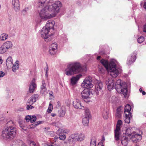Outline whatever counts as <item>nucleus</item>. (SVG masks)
I'll list each match as a JSON object with an SVG mask.
<instances>
[{"label":"nucleus","instance_id":"obj_1","mask_svg":"<svg viewBox=\"0 0 146 146\" xmlns=\"http://www.w3.org/2000/svg\"><path fill=\"white\" fill-rule=\"evenodd\" d=\"M46 5V6L40 10L39 13L40 18L45 20L55 17L62 6V3L59 1L52 3V1H49Z\"/></svg>","mask_w":146,"mask_h":146},{"label":"nucleus","instance_id":"obj_2","mask_svg":"<svg viewBox=\"0 0 146 146\" xmlns=\"http://www.w3.org/2000/svg\"><path fill=\"white\" fill-rule=\"evenodd\" d=\"M106 83L109 91L114 88L118 93L122 94L125 98L127 97V86L125 82H121V80L118 79L114 84L112 78L107 77Z\"/></svg>","mask_w":146,"mask_h":146},{"label":"nucleus","instance_id":"obj_3","mask_svg":"<svg viewBox=\"0 0 146 146\" xmlns=\"http://www.w3.org/2000/svg\"><path fill=\"white\" fill-rule=\"evenodd\" d=\"M17 131L15 123L11 120L8 121L6 124L2 131V136L5 139H13L16 136Z\"/></svg>","mask_w":146,"mask_h":146},{"label":"nucleus","instance_id":"obj_4","mask_svg":"<svg viewBox=\"0 0 146 146\" xmlns=\"http://www.w3.org/2000/svg\"><path fill=\"white\" fill-rule=\"evenodd\" d=\"M83 69L79 62H74L69 63L65 71L66 75L70 76L83 71Z\"/></svg>","mask_w":146,"mask_h":146},{"label":"nucleus","instance_id":"obj_5","mask_svg":"<svg viewBox=\"0 0 146 146\" xmlns=\"http://www.w3.org/2000/svg\"><path fill=\"white\" fill-rule=\"evenodd\" d=\"M55 22L53 21L50 20L48 21L45 27H44L42 29L41 35L42 37L44 39L45 41L48 42L52 40V34L48 35L49 30L53 29L55 24Z\"/></svg>","mask_w":146,"mask_h":146},{"label":"nucleus","instance_id":"obj_6","mask_svg":"<svg viewBox=\"0 0 146 146\" xmlns=\"http://www.w3.org/2000/svg\"><path fill=\"white\" fill-rule=\"evenodd\" d=\"M101 63L104 66L107 70L110 71V76L113 77L115 78L119 73L120 69L116 66L115 64L113 62H108L104 59L101 60Z\"/></svg>","mask_w":146,"mask_h":146},{"label":"nucleus","instance_id":"obj_7","mask_svg":"<svg viewBox=\"0 0 146 146\" xmlns=\"http://www.w3.org/2000/svg\"><path fill=\"white\" fill-rule=\"evenodd\" d=\"M130 127L127 128L126 130L125 134L130 136V139L134 143L139 142L141 139V135L137 133H135L134 132H131V129Z\"/></svg>","mask_w":146,"mask_h":146},{"label":"nucleus","instance_id":"obj_8","mask_svg":"<svg viewBox=\"0 0 146 146\" xmlns=\"http://www.w3.org/2000/svg\"><path fill=\"white\" fill-rule=\"evenodd\" d=\"M92 81L91 77H87L82 83L81 86L86 88H92L93 85L92 84Z\"/></svg>","mask_w":146,"mask_h":146},{"label":"nucleus","instance_id":"obj_9","mask_svg":"<svg viewBox=\"0 0 146 146\" xmlns=\"http://www.w3.org/2000/svg\"><path fill=\"white\" fill-rule=\"evenodd\" d=\"M122 125V121L120 120H118L115 133V139L116 141L119 140V131L120 130L121 126Z\"/></svg>","mask_w":146,"mask_h":146},{"label":"nucleus","instance_id":"obj_10","mask_svg":"<svg viewBox=\"0 0 146 146\" xmlns=\"http://www.w3.org/2000/svg\"><path fill=\"white\" fill-rule=\"evenodd\" d=\"M37 87V85L36 82V80L33 78L31 82L29 88V91L30 93H32L35 90Z\"/></svg>","mask_w":146,"mask_h":146},{"label":"nucleus","instance_id":"obj_11","mask_svg":"<svg viewBox=\"0 0 146 146\" xmlns=\"http://www.w3.org/2000/svg\"><path fill=\"white\" fill-rule=\"evenodd\" d=\"M12 3L14 10L16 11H19L20 7L19 0H12Z\"/></svg>","mask_w":146,"mask_h":146},{"label":"nucleus","instance_id":"obj_12","mask_svg":"<svg viewBox=\"0 0 146 146\" xmlns=\"http://www.w3.org/2000/svg\"><path fill=\"white\" fill-rule=\"evenodd\" d=\"M103 86V84L101 82H98L96 84L95 86V91L97 95L98 94L99 92H102Z\"/></svg>","mask_w":146,"mask_h":146},{"label":"nucleus","instance_id":"obj_13","mask_svg":"<svg viewBox=\"0 0 146 146\" xmlns=\"http://www.w3.org/2000/svg\"><path fill=\"white\" fill-rule=\"evenodd\" d=\"M81 94L83 98L87 99L89 97L90 93V90L88 88H86L82 91Z\"/></svg>","mask_w":146,"mask_h":146},{"label":"nucleus","instance_id":"obj_14","mask_svg":"<svg viewBox=\"0 0 146 146\" xmlns=\"http://www.w3.org/2000/svg\"><path fill=\"white\" fill-rule=\"evenodd\" d=\"M136 54H133L128 58L127 64L128 65H131L133 62H134L136 59Z\"/></svg>","mask_w":146,"mask_h":146},{"label":"nucleus","instance_id":"obj_15","mask_svg":"<svg viewBox=\"0 0 146 146\" xmlns=\"http://www.w3.org/2000/svg\"><path fill=\"white\" fill-rule=\"evenodd\" d=\"M82 76L81 74H78L76 76H73L70 79V84L72 85H74L76 84L77 81Z\"/></svg>","mask_w":146,"mask_h":146},{"label":"nucleus","instance_id":"obj_16","mask_svg":"<svg viewBox=\"0 0 146 146\" xmlns=\"http://www.w3.org/2000/svg\"><path fill=\"white\" fill-rule=\"evenodd\" d=\"M42 85L41 86L40 93L42 94H45L47 91L46 84L45 81L43 80L42 81Z\"/></svg>","mask_w":146,"mask_h":146},{"label":"nucleus","instance_id":"obj_17","mask_svg":"<svg viewBox=\"0 0 146 146\" xmlns=\"http://www.w3.org/2000/svg\"><path fill=\"white\" fill-rule=\"evenodd\" d=\"M73 104L74 107L76 109H83L84 107L81 105L80 101H73Z\"/></svg>","mask_w":146,"mask_h":146},{"label":"nucleus","instance_id":"obj_18","mask_svg":"<svg viewBox=\"0 0 146 146\" xmlns=\"http://www.w3.org/2000/svg\"><path fill=\"white\" fill-rule=\"evenodd\" d=\"M120 140L122 145L124 146H127L128 143L129 139L128 137L123 136L121 137Z\"/></svg>","mask_w":146,"mask_h":146},{"label":"nucleus","instance_id":"obj_19","mask_svg":"<svg viewBox=\"0 0 146 146\" xmlns=\"http://www.w3.org/2000/svg\"><path fill=\"white\" fill-rule=\"evenodd\" d=\"M13 145L14 146H27L23 144L22 141L20 140H15L13 142Z\"/></svg>","mask_w":146,"mask_h":146},{"label":"nucleus","instance_id":"obj_20","mask_svg":"<svg viewBox=\"0 0 146 146\" xmlns=\"http://www.w3.org/2000/svg\"><path fill=\"white\" fill-rule=\"evenodd\" d=\"M131 109V106L129 104H127L125 106V111L124 112V114H131L130 112Z\"/></svg>","mask_w":146,"mask_h":146},{"label":"nucleus","instance_id":"obj_21","mask_svg":"<svg viewBox=\"0 0 146 146\" xmlns=\"http://www.w3.org/2000/svg\"><path fill=\"white\" fill-rule=\"evenodd\" d=\"M19 66V62L18 60H17L13 64L12 67V70L13 72H15L17 70H18Z\"/></svg>","mask_w":146,"mask_h":146},{"label":"nucleus","instance_id":"obj_22","mask_svg":"<svg viewBox=\"0 0 146 146\" xmlns=\"http://www.w3.org/2000/svg\"><path fill=\"white\" fill-rule=\"evenodd\" d=\"M125 117L124 119L125 122L127 123H129L130 122V118L132 117L131 114H125Z\"/></svg>","mask_w":146,"mask_h":146},{"label":"nucleus","instance_id":"obj_23","mask_svg":"<svg viewBox=\"0 0 146 146\" xmlns=\"http://www.w3.org/2000/svg\"><path fill=\"white\" fill-rule=\"evenodd\" d=\"M13 63V60L11 56L9 57L6 60V64L7 66H11Z\"/></svg>","mask_w":146,"mask_h":146},{"label":"nucleus","instance_id":"obj_24","mask_svg":"<svg viewBox=\"0 0 146 146\" xmlns=\"http://www.w3.org/2000/svg\"><path fill=\"white\" fill-rule=\"evenodd\" d=\"M109 111L108 109L104 110L102 112V115L103 118L107 119L108 117Z\"/></svg>","mask_w":146,"mask_h":146},{"label":"nucleus","instance_id":"obj_25","mask_svg":"<svg viewBox=\"0 0 146 146\" xmlns=\"http://www.w3.org/2000/svg\"><path fill=\"white\" fill-rule=\"evenodd\" d=\"M3 44L7 49L11 48L12 46V43L10 41H7L4 43Z\"/></svg>","mask_w":146,"mask_h":146},{"label":"nucleus","instance_id":"obj_26","mask_svg":"<svg viewBox=\"0 0 146 146\" xmlns=\"http://www.w3.org/2000/svg\"><path fill=\"white\" fill-rule=\"evenodd\" d=\"M85 138V136L84 134L80 133V134H78L77 141H81L84 140Z\"/></svg>","mask_w":146,"mask_h":146},{"label":"nucleus","instance_id":"obj_27","mask_svg":"<svg viewBox=\"0 0 146 146\" xmlns=\"http://www.w3.org/2000/svg\"><path fill=\"white\" fill-rule=\"evenodd\" d=\"M89 118L84 117L82 119V123L84 126L88 125L89 123Z\"/></svg>","mask_w":146,"mask_h":146},{"label":"nucleus","instance_id":"obj_28","mask_svg":"<svg viewBox=\"0 0 146 146\" xmlns=\"http://www.w3.org/2000/svg\"><path fill=\"white\" fill-rule=\"evenodd\" d=\"M85 117L90 118L91 116L89 110L88 108L84 109Z\"/></svg>","mask_w":146,"mask_h":146},{"label":"nucleus","instance_id":"obj_29","mask_svg":"<svg viewBox=\"0 0 146 146\" xmlns=\"http://www.w3.org/2000/svg\"><path fill=\"white\" fill-rule=\"evenodd\" d=\"M36 101H34L33 102V101H30L28 102L27 103V110H29L30 109H32L33 108V106H32L31 105H30L29 104H32L33 103L35 102Z\"/></svg>","mask_w":146,"mask_h":146},{"label":"nucleus","instance_id":"obj_30","mask_svg":"<svg viewBox=\"0 0 146 146\" xmlns=\"http://www.w3.org/2000/svg\"><path fill=\"white\" fill-rule=\"evenodd\" d=\"M8 49L5 47L4 45L3 44L0 48V53H4L6 52Z\"/></svg>","mask_w":146,"mask_h":146},{"label":"nucleus","instance_id":"obj_31","mask_svg":"<svg viewBox=\"0 0 146 146\" xmlns=\"http://www.w3.org/2000/svg\"><path fill=\"white\" fill-rule=\"evenodd\" d=\"M46 0H39L38 5L39 7H42L44 5V3Z\"/></svg>","mask_w":146,"mask_h":146},{"label":"nucleus","instance_id":"obj_32","mask_svg":"<svg viewBox=\"0 0 146 146\" xmlns=\"http://www.w3.org/2000/svg\"><path fill=\"white\" fill-rule=\"evenodd\" d=\"M49 52L51 55H54L56 52V49H54L53 48L49 47Z\"/></svg>","mask_w":146,"mask_h":146},{"label":"nucleus","instance_id":"obj_33","mask_svg":"<svg viewBox=\"0 0 146 146\" xmlns=\"http://www.w3.org/2000/svg\"><path fill=\"white\" fill-rule=\"evenodd\" d=\"M39 99V96L38 94H34L31 97V100H36Z\"/></svg>","mask_w":146,"mask_h":146},{"label":"nucleus","instance_id":"obj_34","mask_svg":"<svg viewBox=\"0 0 146 146\" xmlns=\"http://www.w3.org/2000/svg\"><path fill=\"white\" fill-rule=\"evenodd\" d=\"M0 37L1 40H4L7 38L8 35L6 34H3L1 35Z\"/></svg>","mask_w":146,"mask_h":146},{"label":"nucleus","instance_id":"obj_35","mask_svg":"<svg viewBox=\"0 0 146 146\" xmlns=\"http://www.w3.org/2000/svg\"><path fill=\"white\" fill-rule=\"evenodd\" d=\"M78 134H72L71 135L70 138H71L73 140L77 141Z\"/></svg>","mask_w":146,"mask_h":146},{"label":"nucleus","instance_id":"obj_36","mask_svg":"<svg viewBox=\"0 0 146 146\" xmlns=\"http://www.w3.org/2000/svg\"><path fill=\"white\" fill-rule=\"evenodd\" d=\"M59 116L60 117H63L65 113V111L63 110H61L58 111Z\"/></svg>","mask_w":146,"mask_h":146},{"label":"nucleus","instance_id":"obj_37","mask_svg":"<svg viewBox=\"0 0 146 146\" xmlns=\"http://www.w3.org/2000/svg\"><path fill=\"white\" fill-rule=\"evenodd\" d=\"M145 40V38L143 36H140L138 38L137 42L139 43H141Z\"/></svg>","mask_w":146,"mask_h":146},{"label":"nucleus","instance_id":"obj_38","mask_svg":"<svg viewBox=\"0 0 146 146\" xmlns=\"http://www.w3.org/2000/svg\"><path fill=\"white\" fill-rule=\"evenodd\" d=\"M49 47L53 48L54 49H57V44L56 43H54L52 44Z\"/></svg>","mask_w":146,"mask_h":146},{"label":"nucleus","instance_id":"obj_39","mask_svg":"<svg viewBox=\"0 0 146 146\" xmlns=\"http://www.w3.org/2000/svg\"><path fill=\"white\" fill-rule=\"evenodd\" d=\"M53 107L52 105L51 104H50L49 105V106L48 109V113H50L53 109Z\"/></svg>","mask_w":146,"mask_h":146},{"label":"nucleus","instance_id":"obj_40","mask_svg":"<svg viewBox=\"0 0 146 146\" xmlns=\"http://www.w3.org/2000/svg\"><path fill=\"white\" fill-rule=\"evenodd\" d=\"M96 141L94 139H92L91 141L90 146H96Z\"/></svg>","mask_w":146,"mask_h":146},{"label":"nucleus","instance_id":"obj_41","mask_svg":"<svg viewBox=\"0 0 146 146\" xmlns=\"http://www.w3.org/2000/svg\"><path fill=\"white\" fill-rule=\"evenodd\" d=\"M58 138H59L60 140H64L66 138V136L65 135H60Z\"/></svg>","mask_w":146,"mask_h":146},{"label":"nucleus","instance_id":"obj_42","mask_svg":"<svg viewBox=\"0 0 146 146\" xmlns=\"http://www.w3.org/2000/svg\"><path fill=\"white\" fill-rule=\"evenodd\" d=\"M36 120V117L35 116H32L31 117V119H30V121L31 123H33Z\"/></svg>","mask_w":146,"mask_h":146},{"label":"nucleus","instance_id":"obj_43","mask_svg":"<svg viewBox=\"0 0 146 146\" xmlns=\"http://www.w3.org/2000/svg\"><path fill=\"white\" fill-rule=\"evenodd\" d=\"M62 131H63L62 129L59 128L57 131L56 133L57 135H60L62 133Z\"/></svg>","mask_w":146,"mask_h":146},{"label":"nucleus","instance_id":"obj_44","mask_svg":"<svg viewBox=\"0 0 146 146\" xmlns=\"http://www.w3.org/2000/svg\"><path fill=\"white\" fill-rule=\"evenodd\" d=\"M28 9V8H26L23 10L21 11L22 14L25 15L27 14V11Z\"/></svg>","mask_w":146,"mask_h":146},{"label":"nucleus","instance_id":"obj_45","mask_svg":"<svg viewBox=\"0 0 146 146\" xmlns=\"http://www.w3.org/2000/svg\"><path fill=\"white\" fill-rule=\"evenodd\" d=\"M46 69H45V70L46 72L45 76L47 78L48 76V68L47 64L46 65Z\"/></svg>","mask_w":146,"mask_h":146},{"label":"nucleus","instance_id":"obj_46","mask_svg":"<svg viewBox=\"0 0 146 146\" xmlns=\"http://www.w3.org/2000/svg\"><path fill=\"white\" fill-rule=\"evenodd\" d=\"M122 112H116V116L118 118H119L121 117V114L122 113Z\"/></svg>","mask_w":146,"mask_h":146},{"label":"nucleus","instance_id":"obj_47","mask_svg":"<svg viewBox=\"0 0 146 146\" xmlns=\"http://www.w3.org/2000/svg\"><path fill=\"white\" fill-rule=\"evenodd\" d=\"M62 130V133H65L66 134H67L69 133L70 132V130L67 129H63Z\"/></svg>","mask_w":146,"mask_h":146},{"label":"nucleus","instance_id":"obj_48","mask_svg":"<svg viewBox=\"0 0 146 146\" xmlns=\"http://www.w3.org/2000/svg\"><path fill=\"white\" fill-rule=\"evenodd\" d=\"M31 117V116L28 115L26 116L25 119L27 121L29 122L30 121Z\"/></svg>","mask_w":146,"mask_h":146},{"label":"nucleus","instance_id":"obj_49","mask_svg":"<svg viewBox=\"0 0 146 146\" xmlns=\"http://www.w3.org/2000/svg\"><path fill=\"white\" fill-rule=\"evenodd\" d=\"M53 93V92H50V93H49L50 100H53V98H54V97L52 95Z\"/></svg>","mask_w":146,"mask_h":146},{"label":"nucleus","instance_id":"obj_50","mask_svg":"<svg viewBox=\"0 0 146 146\" xmlns=\"http://www.w3.org/2000/svg\"><path fill=\"white\" fill-rule=\"evenodd\" d=\"M121 106H119L118 107L117 109V112H122L121 111Z\"/></svg>","mask_w":146,"mask_h":146},{"label":"nucleus","instance_id":"obj_51","mask_svg":"<svg viewBox=\"0 0 146 146\" xmlns=\"http://www.w3.org/2000/svg\"><path fill=\"white\" fill-rule=\"evenodd\" d=\"M5 73L3 72L2 71L0 72V77H3Z\"/></svg>","mask_w":146,"mask_h":146},{"label":"nucleus","instance_id":"obj_52","mask_svg":"<svg viewBox=\"0 0 146 146\" xmlns=\"http://www.w3.org/2000/svg\"><path fill=\"white\" fill-rule=\"evenodd\" d=\"M42 121H38L36 122L35 123V126H37L39 124H40L42 123Z\"/></svg>","mask_w":146,"mask_h":146},{"label":"nucleus","instance_id":"obj_53","mask_svg":"<svg viewBox=\"0 0 146 146\" xmlns=\"http://www.w3.org/2000/svg\"><path fill=\"white\" fill-rule=\"evenodd\" d=\"M58 139V137H55L54 138V142H56L57 141V140Z\"/></svg>","mask_w":146,"mask_h":146},{"label":"nucleus","instance_id":"obj_54","mask_svg":"<svg viewBox=\"0 0 146 146\" xmlns=\"http://www.w3.org/2000/svg\"><path fill=\"white\" fill-rule=\"evenodd\" d=\"M57 106L58 107H60V103L59 101H58L57 103Z\"/></svg>","mask_w":146,"mask_h":146},{"label":"nucleus","instance_id":"obj_55","mask_svg":"<svg viewBox=\"0 0 146 146\" xmlns=\"http://www.w3.org/2000/svg\"><path fill=\"white\" fill-rule=\"evenodd\" d=\"M144 8L146 9V2H145L143 5Z\"/></svg>","mask_w":146,"mask_h":146},{"label":"nucleus","instance_id":"obj_56","mask_svg":"<svg viewBox=\"0 0 146 146\" xmlns=\"http://www.w3.org/2000/svg\"><path fill=\"white\" fill-rule=\"evenodd\" d=\"M51 115L52 117H54L56 116V114L55 113H52L51 114Z\"/></svg>","mask_w":146,"mask_h":146},{"label":"nucleus","instance_id":"obj_57","mask_svg":"<svg viewBox=\"0 0 146 146\" xmlns=\"http://www.w3.org/2000/svg\"><path fill=\"white\" fill-rule=\"evenodd\" d=\"M142 94L143 95H145L146 94V93L145 91H143L142 92Z\"/></svg>","mask_w":146,"mask_h":146},{"label":"nucleus","instance_id":"obj_58","mask_svg":"<svg viewBox=\"0 0 146 146\" xmlns=\"http://www.w3.org/2000/svg\"><path fill=\"white\" fill-rule=\"evenodd\" d=\"M101 58V56H98L97 58V60H100V58Z\"/></svg>","mask_w":146,"mask_h":146},{"label":"nucleus","instance_id":"obj_59","mask_svg":"<svg viewBox=\"0 0 146 146\" xmlns=\"http://www.w3.org/2000/svg\"><path fill=\"white\" fill-rule=\"evenodd\" d=\"M139 90L140 92H142L143 91L142 89L141 88H140L139 89Z\"/></svg>","mask_w":146,"mask_h":146},{"label":"nucleus","instance_id":"obj_60","mask_svg":"<svg viewBox=\"0 0 146 146\" xmlns=\"http://www.w3.org/2000/svg\"><path fill=\"white\" fill-rule=\"evenodd\" d=\"M3 62V60L1 58H0V64H1Z\"/></svg>","mask_w":146,"mask_h":146},{"label":"nucleus","instance_id":"obj_61","mask_svg":"<svg viewBox=\"0 0 146 146\" xmlns=\"http://www.w3.org/2000/svg\"><path fill=\"white\" fill-rule=\"evenodd\" d=\"M32 146H36V145L35 143H33L32 145Z\"/></svg>","mask_w":146,"mask_h":146},{"label":"nucleus","instance_id":"obj_62","mask_svg":"<svg viewBox=\"0 0 146 146\" xmlns=\"http://www.w3.org/2000/svg\"><path fill=\"white\" fill-rule=\"evenodd\" d=\"M110 98H106V100H110Z\"/></svg>","mask_w":146,"mask_h":146},{"label":"nucleus","instance_id":"obj_63","mask_svg":"<svg viewBox=\"0 0 146 146\" xmlns=\"http://www.w3.org/2000/svg\"><path fill=\"white\" fill-rule=\"evenodd\" d=\"M48 146H53V145H48Z\"/></svg>","mask_w":146,"mask_h":146},{"label":"nucleus","instance_id":"obj_64","mask_svg":"<svg viewBox=\"0 0 146 146\" xmlns=\"http://www.w3.org/2000/svg\"><path fill=\"white\" fill-rule=\"evenodd\" d=\"M101 146H104L103 145H102Z\"/></svg>","mask_w":146,"mask_h":146}]
</instances>
